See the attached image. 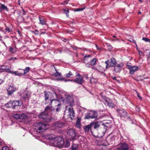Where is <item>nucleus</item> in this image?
Returning <instances> with one entry per match:
<instances>
[{"instance_id": "obj_1", "label": "nucleus", "mask_w": 150, "mask_h": 150, "mask_svg": "<svg viewBox=\"0 0 150 150\" xmlns=\"http://www.w3.org/2000/svg\"><path fill=\"white\" fill-rule=\"evenodd\" d=\"M47 142L50 146L58 147H69L70 145V143L68 140L65 142L62 138L55 137L53 134L47 138Z\"/></svg>"}, {"instance_id": "obj_2", "label": "nucleus", "mask_w": 150, "mask_h": 150, "mask_svg": "<svg viewBox=\"0 0 150 150\" xmlns=\"http://www.w3.org/2000/svg\"><path fill=\"white\" fill-rule=\"evenodd\" d=\"M52 110V107L47 106L45 108V111L41 112L39 115V118L43 119L44 121L46 122H48L50 121L51 117L48 114V112Z\"/></svg>"}, {"instance_id": "obj_3", "label": "nucleus", "mask_w": 150, "mask_h": 150, "mask_svg": "<svg viewBox=\"0 0 150 150\" xmlns=\"http://www.w3.org/2000/svg\"><path fill=\"white\" fill-rule=\"evenodd\" d=\"M49 126L42 122L35 123L33 128L37 132L40 133L48 128Z\"/></svg>"}, {"instance_id": "obj_4", "label": "nucleus", "mask_w": 150, "mask_h": 150, "mask_svg": "<svg viewBox=\"0 0 150 150\" xmlns=\"http://www.w3.org/2000/svg\"><path fill=\"white\" fill-rule=\"evenodd\" d=\"M61 99L63 102L67 103V105L66 106L67 109L68 108V105L72 107L74 105L73 97L69 94H66L65 98H61Z\"/></svg>"}, {"instance_id": "obj_5", "label": "nucleus", "mask_w": 150, "mask_h": 150, "mask_svg": "<svg viewBox=\"0 0 150 150\" xmlns=\"http://www.w3.org/2000/svg\"><path fill=\"white\" fill-rule=\"evenodd\" d=\"M22 102L21 100L14 101L13 102L10 101L6 104V107L8 108H15L16 107L21 106Z\"/></svg>"}, {"instance_id": "obj_6", "label": "nucleus", "mask_w": 150, "mask_h": 150, "mask_svg": "<svg viewBox=\"0 0 150 150\" xmlns=\"http://www.w3.org/2000/svg\"><path fill=\"white\" fill-rule=\"evenodd\" d=\"M67 136L68 139L70 140L74 139L76 137V133L75 130L73 129L69 130L67 132Z\"/></svg>"}, {"instance_id": "obj_7", "label": "nucleus", "mask_w": 150, "mask_h": 150, "mask_svg": "<svg viewBox=\"0 0 150 150\" xmlns=\"http://www.w3.org/2000/svg\"><path fill=\"white\" fill-rule=\"evenodd\" d=\"M97 117V113L94 111H91L86 114L85 119H90L96 118Z\"/></svg>"}, {"instance_id": "obj_8", "label": "nucleus", "mask_w": 150, "mask_h": 150, "mask_svg": "<svg viewBox=\"0 0 150 150\" xmlns=\"http://www.w3.org/2000/svg\"><path fill=\"white\" fill-rule=\"evenodd\" d=\"M102 97L104 101L107 103L109 107L112 108L115 106V105L112 103V101L109 98L103 96H102Z\"/></svg>"}, {"instance_id": "obj_9", "label": "nucleus", "mask_w": 150, "mask_h": 150, "mask_svg": "<svg viewBox=\"0 0 150 150\" xmlns=\"http://www.w3.org/2000/svg\"><path fill=\"white\" fill-rule=\"evenodd\" d=\"M124 66V64L122 63H116L115 65L114 70L116 73L120 72Z\"/></svg>"}, {"instance_id": "obj_10", "label": "nucleus", "mask_w": 150, "mask_h": 150, "mask_svg": "<svg viewBox=\"0 0 150 150\" xmlns=\"http://www.w3.org/2000/svg\"><path fill=\"white\" fill-rule=\"evenodd\" d=\"M18 90V88L14 86H10L7 89L8 95H11Z\"/></svg>"}, {"instance_id": "obj_11", "label": "nucleus", "mask_w": 150, "mask_h": 150, "mask_svg": "<svg viewBox=\"0 0 150 150\" xmlns=\"http://www.w3.org/2000/svg\"><path fill=\"white\" fill-rule=\"evenodd\" d=\"M117 111L118 113V115H119L121 117H125L127 115V112L124 109H117Z\"/></svg>"}, {"instance_id": "obj_12", "label": "nucleus", "mask_w": 150, "mask_h": 150, "mask_svg": "<svg viewBox=\"0 0 150 150\" xmlns=\"http://www.w3.org/2000/svg\"><path fill=\"white\" fill-rule=\"evenodd\" d=\"M128 68L129 70L130 73L131 74H133L134 73L138 70L139 68L137 66H132L130 65H127Z\"/></svg>"}, {"instance_id": "obj_13", "label": "nucleus", "mask_w": 150, "mask_h": 150, "mask_svg": "<svg viewBox=\"0 0 150 150\" xmlns=\"http://www.w3.org/2000/svg\"><path fill=\"white\" fill-rule=\"evenodd\" d=\"M14 117L16 119H25L27 118V116L25 114H16L14 116Z\"/></svg>"}, {"instance_id": "obj_14", "label": "nucleus", "mask_w": 150, "mask_h": 150, "mask_svg": "<svg viewBox=\"0 0 150 150\" xmlns=\"http://www.w3.org/2000/svg\"><path fill=\"white\" fill-rule=\"evenodd\" d=\"M54 69H55L56 72L54 74V76L55 77L57 78V80H58L61 81H63L64 80V78L61 76V74L57 71V70L56 69L55 67Z\"/></svg>"}, {"instance_id": "obj_15", "label": "nucleus", "mask_w": 150, "mask_h": 150, "mask_svg": "<svg viewBox=\"0 0 150 150\" xmlns=\"http://www.w3.org/2000/svg\"><path fill=\"white\" fill-rule=\"evenodd\" d=\"M68 109L69 113L68 115L70 117L71 119H72L74 116L75 114L73 108L71 107L70 108H69Z\"/></svg>"}, {"instance_id": "obj_16", "label": "nucleus", "mask_w": 150, "mask_h": 150, "mask_svg": "<svg viewBox=\"0 0 150 150\" xmlns=\"http://www.w3.org/2000/svg\"><path fill=\"white\" fill-rule=\"evenodd\" d=\"M64 126V124L63 122H57L54 124V127L56 129H57L62 127Z\"/></svg>"}, {"instance_id": "obj_17", "label": "nucleus", "mask_w": 150, "mask_h": 150, "mask_svg": "<svg viewBox=\"0 0 150 150\" xmlns=\"http://www.w3.org/2000/svg\"><path fill=\"white\" fill-rule=\"evenodd\" d=\"M128 147L127 145L124 143L122 144L120 147L118 148V150H128Z\"/></svg>"}, {"instance_id": "obj_18", "label": "nucleus", "mask_w": 150, "mask_h": 150, "mask_svg": "<svg viewBox=\"0 0 150 150\" xmlns=\"http://www.w3.org/2000/svg\"><path fill=\"white\" fill-rule=\"evenodd\" d=\"M100 122H92L91 123L92 127H93L94 129H96L100 127Z\"/></svg>"}, {"instance_id": "obj_19", "label": "nucleus", "mask_w": 150, "mask_h": 150, "mask_svg": "<svg viewBox=\"0 0 150 150\" xmlns=\"http://www.w3.org/2000/svg\"><path fill=\"white\" fill-rule=\"evenodd\" d=\"M74 81L78 84H81L83 82V78L82 77H77L74 80Z\"/></svg>"}, {"instance_id": "obj_20", "label": "nucleus", "mask_w": 150, "mask_h": 150, "mask_svg": "<svg viewBox=\"0 0 150 150\" xmlns=\"http://www.w3.org/2000/svg\"><path fill=\"white\" fill-rule=\"evenodd\" d=\"M21 96L23 99H25L28 98L30 97V95L26 91H24L23 93L21 94Z\"/></svg>"}, {"instance_id": "obj_21", "label": "nucleus", "mask_w": 150, "mask_h": 150, "mask_svg": "<svg viewBox=\"0 0 150 150\" xmlns=\"http://www.w3.org/2000/svg\"><path fill=\"white\" fill-rule=\"evenodd\" d=\"M50 105L53 104L54 105H58V104L60 103L58 100L56 99H53L50 100Z\"/></svg>"}, {"instance_id": "obj_22", "label": "nucleus", "mask_w": 150, "mask_h": 150, "mask_svg": "<svg viewBox=\"0 0 150 150\" xmlns=\"http://www.w3.org/2000/svg\"><path fill=\"white\" fill-rule=\"evenodd\" d=\"M92 127L91 124L90 123L88 125L85 126L84 128V130L86 132H88L90 130H91V128Z\"/></svg>"}, {"instance_id": "obj_23", "label": "nucleus", "mask_w": 150, "mask_h": 150, "mask_svg": "<svg viewBox=\"0 0 150 150\" xmlns=\"http://www.w3.org/2000/svg\"><path fill=\"white\" fill-rule=\"evenodd\" d=\"M110 66L113 67L115 64L116 61L114 58H112L110 59Z\"/></svg>"}, {"instance_id": "obj_24", "label": "nucleus", "mask_w": 150, "mask_h": 150, "mask_svg": "<svg viewBox=\"0 0 150 150\" xmlns=\"http://www.w3.org/2000/svg\"><path fill=\"white\" fill-rule=\"evenodd\" d=\"M61 106V104L59 103L58 104V105H55V107H56L55 108V109H53V110L54 112H58L60 110H61V107L60 106Z\"/></svg>"}, {"instance_id": "obj_25", "label": "nucleus", "mask_w": 150, "mask_h": 150, "mask_svg": "<svg viewBox=\"0 0 150 150\" xmlns=\"http://www.w3.org/2000/svg\"><path fill=\"white\" fill-rule=\"evenodd\" d=\"M80 122V119L79 118H78L77 119V120L76 122V126L78 128H80L81 127V125Z\"/></svg>"}, {"instance_id": "obj_26", "label": "nucleus", "mask_w": 150, "mask_h": 150, "mask_svg": "<svg viewBox=\"0 0 150 150\" xmlns=\"http://www.w3.org/2000/svg\"><path fill=\"white\" fill-rule=\"evenodd\" d=\"M7 67L6 66H3L0 67V72L6 71H7Z\"/></svg>"}, {"instance_id": "obj_27", "label": "nucleus", "mask_w": 150, "mask_h": 150, "mask_svg": "<svg viewBox=\"0 0 150 150\" xmlns=\"http://www.w3.org/2000/svg\"><path fill=\"white\" fill-rule=\"evenodd\" d=\"M9 51L11 52L14 53L16 51V47L13 46L10 47Z\"/></svg>"}, {"instance_id": "obj_28", "label": "nucleus", "mask_w": 150, "mask_h": 150, "mask_svg": "<svg viewBox=\"0 0 150 150\" xmlns=\"http://www.w3.org/2000/svg\"><path fill=\"white\" fill-rule=\"evenodd\" d=\"M40 23H39L42 25H45L46 23V22L44 19L42 18H39Z\"/></svg>"}, {"instance_id": "obj_29", "label": "nucleus", "mask_w": 150, "mask_h": 150, "mask_svg": "<svg viewBox=\"0 0 150 150\" xmlns=\"http://www.w3.org/2000/svg\"><path fill=\"white\" fill-rule=\"evenodd\" d=\"M30 69V68L29 67H26L25 69H23V71H24L23 74H27L29 71Z\"/></svg>"}, {"instance_id": "obj_30", "label": "nucleus", "mask_w": 150, "mask_h": 150, "mask_svg": "<svg viewBox=\"0 0 150 150\" xmlns=\"http://www.w3.org/2000/svg\"><path fill=\"white\" fill-rule=\"evenodd\" d=\"M96 59H93L91 61V65L92 66H93L96 64Z\"/></svg>"}, {"instance_id": "obj_31", "label": "nucleus", "mask_w": 150, "mask_h": 150, "mask_svg": "<svg viewBox=\"0 0 150 150\" xmlns=\"http://www.w3.org/2000/svg\"><path fill=\"white\" fill-rule=\"evenodd\" d=\"M45 100L46 103H47V100L48 99L49 96L47 93L46 92H45Z\"/></svg>"}, {"instance_id": "obj_32", "label": "nucleus", "mask_w": 150, "mask_h": 150, "mask_svg": "<svg viewBox=\"0 0 150 150\" xmlns=\"http://www.w3.org/2000/svg\"><path fill=\"white\" fill-rule=\"evenodd\" d=\"M1 9H5L6 11H8V8L6 6H5L4 4H1Z\"/></svg>"}, {"instance_id": "obj_33", "label": "nucleus", "mask_w": 150, "mask_h": 150, "mask_svg": "<svg viewBox=\"0 0 150 150\" xmlns=\"http://www.w3.org/2000/svg\"><path fill=\"white\" fill-rule=\"evenodd\" d=\"M78 147V145L76 144H73L72 146V149L71 150H76Z\"/></svg>"}, {"instance_id": "obj_34", "label": "nucleus", "mask_w": 150, "mask_h": 150, "mask_svg": "<svg viewBox=\"0 0 150 150\" xmlns=\"http://www.w3.org/2000/svg\"><path fill=\"white\" fill-rule=\"evenodd\" d=\"M72 75V73L71 71H69L68 74H66L65 75L66 77L69 78Z\"/></svg>"}, {"instance_id": "obj_35", "label": "nucleus", "mask_w": 150, "mask_h": 150, "mask_svg": "<svg viewBox=\"0 0 150 150\" xmlns=\"http://www.w3.org/2000/svg\"><path fill=\"white\" fill-rule=\"evenodd\" d=\"M14 75L16 76H21L23 75V74L20 73H18V71H15V73L14 74Z\"/></svg>"}, {"instance_id": "obj_36", "label": "nucleus", "mask_w": 150, "mask_h": 150, "mask_svg": "<svg viewBox=\"0 0 150 150\" xmlns=\"http://www.w3.org/2000/svg\"><path fill=\"white\" fill-rule=\"evenodd\" d=\"M84 9V8H78L75 9L74 10L75 11H81Z\"/></svg>"}, {"instance_id": "obj_37", "label": "nucleus", "mask_w": 150, "mask_h": 150, "mask_svg": "<svg viewBox=\"0 0 150 150\" xmlns=\"http://www.w3.org/2000/svg\"><path fill=\"white\" fill-rule=\"evenodd\" d=\"M142 40L146 42H149L150 43V39L147 38H143Z\"/></svg>"}, {"instance_id": "obj_38", "label": "nucleus", "mask_w": 150, "mask_h": 150, "mask_svg": "<svg viewBox=\"0 0 150 150\" xmlns=\"http://www.w3.org/2000/svg\"><path fill=\"white\" fill-rule=\"evenodd\" d=\"M6 72L13 74H14L15 73V71H11L10 69H7V71H6Z\"/></svg>"}, {"instance_id": "obj_39", "label": "nucleus", "mask_w": 150, "mask_h": 150, "mask_svg": "<svg viewBox=\"0 0 150 150\" xmlns=\"http://www.w3.org/2000/svg\"><path fill=\"white\" fill-rule=\"evenodd\" d=\"M64 13L66 14V15L67 17H68L69 15L68 13H69V10H66V9H64Z\"/></svg>"}, {"instance_id": "obj_40", "label": "nucleus", "mask_w": 150, "mask_h": 150, "mask_svg": "<svg viewBox=\"0 0 150 150\" xmlns=\"http://www.w3.org/2000/svg\"><path fill=\"white\" fill-rule=\"evenodd\" d=\"M2 150H9V148L6 146L3 147L2 148Z\"/></svg>"}, {"instance_id": "obj_41", "label": "nucleus", "mask_w": 150, "mask_h": 150, "mask_svg": "<svg viewBox=\"0 0 150 150\" xmlns=\"http://www.w3.org/2000/svg\"><path fill=\"white\" fill-rule=\"evenodd\" d=\"M109 60H108L107 61L105 62V63L106 65V69H107L108 68V64H109Z\"/></svg>"}, {"instance_id": "obj_42", "label": "nucleus", "mask_w": 150, "mask_h": 150, "mask_svg": "<svg viewBox=\"0 0 150 150\" xmlns=\"http://www.w3.org/2000/svg\"><path fill=\"white\" fill-rule=\"evenodd\" d=\"M34 33L35 35H38L39 34V31L38 30H36L34 32Z\"/></svg>"}, {"instance_id": "obj_43", "label": "nucleus", "mask_w": 150, "mask_h": 150, "mask_svg": "<svg viewBox=\"0 0 150 150\" xmlns=\"http://www.w3.org/2000/svg\"><path fill=\"white\" fill-rule=\"evenodd\" d=\"M22 12H23V15H25V14H26V12H25V10H24V9H22Z\"/></svg>"}, {"instance_id": "obj_44", "label": "nucleus", "mask_w": 150, "mask_h": 150, "mask_svg": "<svg viewBox=\"0 0 150 150\" xmlns=\"http://www.w3.org/2000/svg\"><path fill=\"white\" fill-rule=\"evenodd\" d=\"M139 54L140 56H141V55H142L143 53L140 50H139Z\"/></svg>"}, {"instance_id": "obj_45", "label": "nucleus", "mask_w": 150, "mask_h": 150, "mask_svg": "<svg viewBox=\"0 0 150 150\" xmlns=\"http://www.w3.org/2000/svg\"><path fill=\"white\" fill-rule=\"evenodd\" d=\"M137 97L139 98L140 99V100H142V97L140 96L139 95V94L138 93H137Z\"/></svg>"}, {"instance_id": "obj_46", "label": "nucleus", "mask_w": 150, "mask_h": 150, "mask_svg": "<svg viewBox=\"0 0 150 150\" xmlns=\"http://www.w3.org/2000/svg\"><path fill=\"white\" fill-rule=\"evenodd\" d=\"M91 64H86V66L88 67H90V66H91Z\"/></svg>"}, {"instance_id": "obj_47", "label": "nucleus", "mask_w": 150, "mask_h": 150, "mask_svg": "<svg viewBox=\"0 0 150 150\" xmlns=\"http://www.w3.org/2000/svg\"><path fill=\"white\" fill-rule=\"evenodd\" d=\"M68 1H64L63 2V4L64 5L67 4L68 3Z\"/></svg>"}, {"instance_id": "obj_48", "label": "nucleus", "mask_w": 150, "mask_h": 150, "mask_svg": "<svg viewBox=\"0 0 150 150\" xmlns=\"http://www.w3.org/2000/svg\"><path fill=\"white\" fill-rule=\"evenodd\" d=\"M94 80V78H92L91 80V83H93V80Z\"/></svg>"}, {"instance_id": "obj_49", "label": "nucleus", "mask_w": 150, "mask_h": 150, "mask_svg": "<svg viewBox=\"0 0 150 150\" xmlns=\"http://www.w3.org/2000/svg\"><path fill=\"white\" fill-rule=\"evenodd\" d=\"M6 31H8V32H10V30L9 28H6Z\"/></svg>"}, {"instance_id": "obj_50", "label": "nucleus", "mask_w": 150, "mask_h": 150, "mask_svg": "<svg viewBox=\"0 0 150 150\" xmlns=\"http://www.w3.org/2000/svg\"><path fill=\"white\" fill-rule=\"evenodd\" d=\"M76 76H78V77H82L81 75L80 74H77L76 75Z\"/></svg>"}, {"instance_id": "obj_51", "label": "nucleus", "mask_w": 150, "mask_h": 150, "mask_svg": "<svg viewBox=\"0 0 150 150\" xmlns=\"http://www.w3.org/2000/svg\"><path fill=\"white\" fill-rule=\"evenodd\" d=\"M136 109L138 111H139L140 110L139 109V108L138 107H137L136 108Z\"/></svg>"}, {"instance_id": "obj_52", "label": "nucleus", "mask_w": 150, "mask_h": 150, "mask_svg": "<svg viewBox=\"0 0 150 150\" xmlns=\"http://www.w3.org/2000/svg\"><path fill=\"white\" fill-rule=\"evenodd\" d=\"M64 80L65 82H67L68 81H72V80H64Z\"/></svg>"}, {"instance_id": "obj_53", "label": "nucleus", "mask_w": 150, "mask_h": 150, "mask_svg": "<svg viewBox=\"0 0 150 150\" xmlns=\"http://www.w3.org/2000/svg\"><path fill=\"white\" fill-rule=\"evenodd\" d=\"M2 82L3 81L2 80L0 79V85L2 83Z\"/></svg>"}, {"instance_id": "obj_54", "label": "nucleus", "mask_w": 150, "mask_h": 150, "mask_svg": "<svg viewBox=\"0 0 150 150\" xmlns=\"http://www.w3.org/2000/svg\"><path fill=\"white\" fill-rule=\"evenodd\" d=\"M18 34L20 36H21V34H20V32L19 30H18Z\"/></svg>"}, {"instance_id": "obj_55", "label": "nucleus", "mask_w": 150, "mask_h": 150, "mask_svg": "<svg viewBox=\"0 0 150 150\" xmlns=\"http://www.w3.org/2000/svg\"><path fill=\"white\" fill-rule=\"evenodd\" d=\"M108 47H109V49H111L112 48V47L111 46H109Z\"/></svg>"}, {"instance_id": "obj_56", "label": "nucleus", "mask_w": 150, "mask_h": 150, "mask_svg": "<svg viewBox=\"0 0 150 150\" xmlns=\"http://www.w3.org/2000/svg\"><path fill=\"white\" fill-rule=\"evenodd\" d=\"M142 0H139V1L141 3H142L143 2Z\"/></svg>"}, {"instance_id": "obj_57", "label": "nucleus", "mask_w": 150, "mask_h": 150, "mask_svg": "<svg viewBox=\"0 0 150 150\" xmlns=\"http://www.w3.org/2000/svg\"><path fill=\"white\" fill-rule=\"evenodd\" d=\"M149 57L150 58V52L149 54Z\"/></svg>"}, {"instance_id": "obj_58", "label": "nucleus", "mask_w": 150, "mask_h": 150, "mask_svg": "<svg viewBox=\"0 0 150 150\" xmlns=\"http://www.w3.org/2000/svg\"><path fill=\"white\" fill-rule=\"evenodd\" d=\"M116 37V36L115 35H113V37L114 38Z\"/></svg>"}, {"instance_id": "obj_59", "label": "nucleus", "mask_w": 150, "mask_h": 150, "mask_svg": "<svg viewBox=\"0 0 150 150\" xmlns=\"http://www.w3.org/2000/svg\"><path fill=\"white\" fill-rule=\"evenodd\" d=\"M92 68L93 69H95L96 68H95L94 67H92Z\"/></svg>"}, {"instance_id": "obj_60", "label": "nucleus", "mask_w": 150, "mask_h": 150, "mask_svg": "<svg viewBox=\"0 0 150 150\" xmlns=\"http://www.w3.org/2000/svg\"><path fill=\"white\" fill-rule=\"evenodd\" d=\"M2 10L1 9V8L0 7V12H1V11Z\"/></svg>"}, {"instance_id": "obj_61", "label": "nucleus", "mask_w": 150, "mask_h": 150, "mask_svg": "<svg viewBox=\"0 0 150 150\" xmlns=\"http://www.w3.org/2000/svg\"><path fill=\"white\" fill-rule=\"evenodd\" d=\"M1 141H0V145H1Z\"/></svg>"}, {"instance_id": "obj_62", "label": "nucleus", "mask_w": 150, "mask_h": 150, "mask_svg": "<svg viewBox=\"0 0 150 150\" xmlns=\"http://www.w3.org/2000/svg\"><path fill=\"white\" fill-rule=\"evenodd\" d=\"M88 57H90V55H88Z\"/></svg>"}, {"instance_id": "obj_63", "label": "nucleus", "mask_w": 150, "mask_h": 150, "mask_svg": "<svg viewBox=\"0 0 150 150\" xmlns=\"http://www.w3.org/2000/svg\"><path fill=\"white\" fill-rule=\"evenodd\" d=\"M139 14H140L141 13V12H139Z\"/></svg>"}, {"instance_id": "obj_64", "label": "nucleus", "mask_w": 150, "mask_h": 150, "mask_svg": "<svg viewBox=\"0 0 150 150\" xmlns=\"http://www.w3.org/2000/svg\"><path fill=\"white\" fill-rule=\"evenodd\" d=\"M55 93V95H56V93Z\"/></svg>"}]
</instances>
